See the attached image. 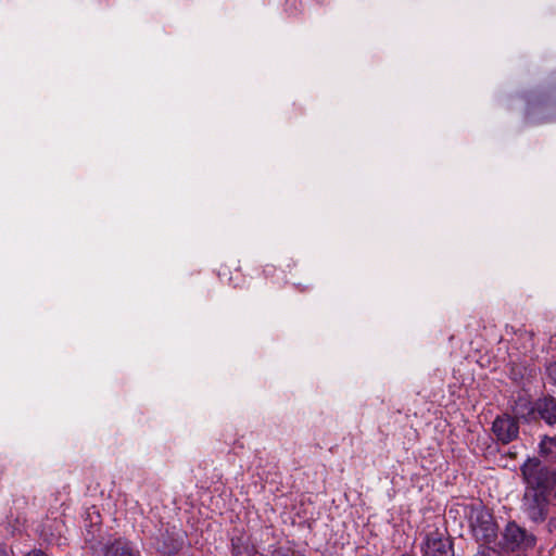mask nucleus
Returning <instances> with one entry per match:
<instances>
[{
	"mask_svg": "<svg viewBox=\"0 0 556 556\" xmlns=\"http://www.w3.org/2000/svg\"><path fill=\"white\" fill-rule=\"evenodd\" d=\"M468 518L473 536L481 544H490L497 538V526L493 516L482 506L470 505L468 507Z\"/></svg>",
	"mask_w": 556,
	"mask_h": 556,
	"instance_id": "nucleus-2",
	"label": "nucleus"
},
{
	"mask_svg": "<svg viewBox=\"0 0 556 556\" xmlns=\"http://www.w3.org/2000/svg\"><path fill=\"white\" fill-rule=\"evenodd\" d=\"M528 486L547 497L556 496V471L541 465L538 459H528L521 467Z\"/></svg>",
	"mask_w": 556,
	"mask_h": 556,
	"instance_id": "nucleus-1",
	"label": "nucleus"
},
{
	"mask_svg": "<svg viewBox=\"0 0 556 556\" xmlns=\"http://www.w3.org/2000/svg\"><path fill=\"white\" fill-rule=\"evenodd\" d=\"M534 405L525 397L520 396L513 406V412L518 418L532 419L534 418Z\"/></svg>",
	"mask_w": 556,
	"mask_h": 556,
	"instance_id": "nucleus-9",
	"label": "nucleus"
},
{
	"mask_svg": "<svg viewBox=\"0 0 556 556\" xmlns=\"http://www.w3.org/2000/svg\"><path fill=\"white\" fill-rule=\"evenodd\" d=\"M475 556H501L500 553L488 546V544H481Z\"/></svg>",
	"mask_w": 556,
	"mask_h": 556,
	"instance_id": "nucleus-14",
	"label": "nucleus"
},
{
	"mask_svg": "<svg viewBox=\"0 0 556 556\" xmlns=\"http://www.w3.org/2000/svg\"><path fill=\"white\" fill-rule=\"evenodd\" d=\"M104 556H140V552L131 542L116 539L105 546Z\"/></svg>",
	"mask_w": 556,
	"mask_h": 556,
	"instance_id": "nucleus-8",
	"label": "nucleus"
},
{
	"mask_svg": "<svg viewBox=\"0 0 556 556\" xmlns=\"http://www.w3.org/2000/svg\"><path fill=\"white\" fill-rule=\"evenodd\" d=\"M518 339L522 341L521 349L526 353L533 348V333L527 330H518L516 332Z\"/></svg>",
	"mask_w": 556,
	"mask_h": 556,
	"instance_id": "nucleus-12",
	"label": "nucleus"
},
{
	"mask_svg": "<svg viewBox=\"0 0 556 556\" xmlns=\"http://www.w3.org/2000/svg\"><path fill=\"white\" fill-rule=\"evenodd\" d=\"M271 556H301V555L292 547L280 546L273 552Z\"/></svg>",
	"mask_w": 556,
	"mask_h": 556,
	"instance_id": "nucleus-13",
	"label": "nucleus"
},
{
	"mask_svg": "<svg viewBox=\"0 0 556 556\" xmlns=\"http://www.w3.org/2000/svg\"><path fill=\"white\" fill-rule=\"evenodd\" d=\"M548 378L556 384V362L548 365L546 368Z\"/></svg>",
	"mask_w": 556,
	"mask_h": 556,
	"instance_id": "nucleus-15",
	"label": "nucleus"
},
{
	"mask_svg": "<svg viewBox=\"0 0 556 556\" xmlns=\"http://www.w3.org/2000/svg\"><path fill=\"white\" fill-rule=\"evenodd\" d=\"M492 431L497 441L507 444L518 437L519 425L514 417L505 414L495 418L492 424Z\"/></svg>",
	"mask_w": 556,
	"mask_h": 556,
	"instance_id": "nucleus-6",
	"label": "nucleus"
},
{
	"mask_svg": "<svg viewBox=\"0 0 556 556\" xmlns=\"http://www.w3.org/2000/svg\"><path fill=\"white\" fill-rule=\"evenodd\" d=\"M235 556H254L256 549L247 539L239 536L231 540Z\"/></svg>",
	"mask_w": 556,
	"mask_h": 556,
	"instance_id": "nucleus-10",
	"label": "nucleus"
},
{
	"mask_svg": "<svg viewBox=\"0 0 556 556\" xmlns=\"http://www.w3.org/2000/svg\"><path fill=\"white\" fill-rule=\"evenodd\" d=\"M540 454L548 459H556V437H544L540 442Z\"/></svg>",
	"mask_w": 556,
	"mask_h": 556,
	"instance_id": "nucleus-11",
	"label": "nucleus"
},
{
	"mask_svg": "<svg viewBox=\"0 0 556 556\" xmlns=\"http://www.w3.org/2000/svg\"><path fill=\"white\" fill-rule=\"evenodd\" d=\"M534 415L538 414L547 425L556 424V399H539L534 403Z\"/></svg>",
	"mask_w": 556,
	"mask_h": 556,
	"instance_id": "nucleus-7",
	"label": "nucleus"
},
{
	"mask_svg": "<svg viewBox=\"0 0 556 556\" xmlns=\"http://www.w3.org/2000/svg\"><path fill=\"white\" fill-rule=\"evenodd\" d=\"M535 544V538L527 534V532L515 522H509L503 533L502 546L507 551L517 548L532 547Z\"/></svg>",
	"mask_w": 556,
	"mask_h": 556,
	"instance_id": "nucleus-4",
	"label": "nucleus"
},
{
	"mask_svg": "<svg viewBox=\"0 0 556 556\" xmlns=\"http://www.w3.org/2000/svg\"><path fill=\"white\" fill-rule=\"evenodd\" d=\"M25 556H48L45 552L40 549H34L27 553Z\"/></svg>",
	"mask_w": 556,
	"mask_h": 556,
	"instance_id": "nucleus-16",
	"label": "nucleus"
},
{
	"mask_svg": "<svg viewBox=\"0 0 556 556\" xmlns=\"http://www.w3.org/2000/svg\"><path fill=\"white\" fill-rule=\"evenodd\" d=\"M549 497L530 489L525 494L523 507L528 517L534 522H541L547 514V503Z\"/></svg>",
	"mask_w": 556,
	"mask_h": 556,
	"instance_id": "nucleus-5",
	"label": "nucleus"
},
{
	"mask_svg": "<svg viewBox=\"0 0 556 556\" xmlns=\"http://www.w3.org/2000/svg\"><path fill=\"white\" fill-rule=\"evenodd\" d=\"M424 556H453V543L448 536L440 532L438 529L426 534L422 544Z\"/></svg>",
	"mask_w": 556,
	"mask_h": 556,
	"instance_id": "nucleus-3",
	"label": "nucleus"
}]
</instances>
